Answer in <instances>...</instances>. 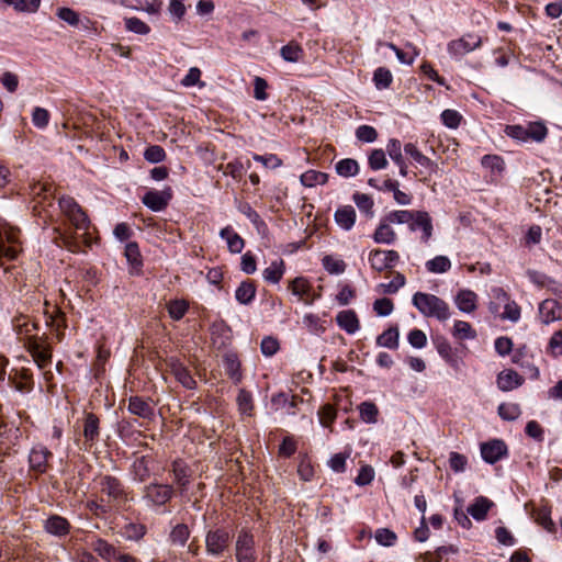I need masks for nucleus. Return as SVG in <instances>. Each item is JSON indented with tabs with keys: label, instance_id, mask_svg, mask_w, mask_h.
I'll return each instance as SVG.
<instances>
[{
	"label": "nucleus",
	"instance_id": "obj_1",
	"mask_svg": "<svg viewBox=\"0 0 562 562\" xmlns=\"http://www.w3.org/2000/svg\"><path fill=\"white\" fill-rule=\"evenodd\" d=\"M412 303L426 317H435L441 322L450 317L448 303L434 294L416 292L412 297Z\"/></svg>",
	"mask_w": 562,
	"mask_h": 562
},
{
	"label": "nucleus",
	"instance_id": "obj_2",
	"mask_svg": "<svg viewBox=\"0 0 562 562\" xmlns=\"http://www.w3.org/2000/svg\"><path fill=\"white\" fill-rule=\"evenodd\" d=\"M26 338L23 341V346L26 351L33 358V361L36 363L38 369H45L52 363L53 350L52 346L47 341V337L30 335V329L27 328V324L24 323Z\"/></svg>",
	"mask_w": 562,
	"mask_h": 562
},
{
	"label": "nucleus",
	"instance_id": "obj_3",
	"mask_svg": "<svg viewBox=\"0 0 562 562\" xmlns=\"http://www.w3.org/2000/svg\"><path fill=\"white\" fill-rule=\"evenodd\" d=\"M505 134L519 142L541 143L548 135V128L541 122H529L526 125H507Z\"/></svg>",
	"mask_w": 562,
	"mask_h": 562
},
{
	"label": "nucleus",
	"instance_id": "obj_4",
	"mask_svg": "<svg viewBox=\"0 0 562 562\" xmlns=\"http://www.w3.org/2000/svg\"><path fill=\"white\" fill-rule=\"evenodd\" d=\"M483 38L480 34L470 32L461 37L450 41L447 50L454 60H461L465 55L481 48Z\"/></svg>",
	"mask_w": 562,
	"mask_h": 562
},
{
	"label": "nucleus",
	"instance_id": "obj_5",
	"mask_svg": "<svg viewBox=\"0 0 562 562\" xmlns=\"http://www.w3.org/2000/svg\"><path fill=\"white\" fill-rule=\"evenodd\" d=\"M233 533L225 527L210 529L205 535V551L211 557H221L229 548Z\"/></svg>",
	"mask_w": 562,
	"mask_h": 562
},
{
	"label": "nucleus",
	"instance_id": "obj_6",
	"mask_svg": "<svg viewBox=\"0 0 562 562\" xmlns=\"http://www.w3.org/2000/svg\"><path fill=\"white\" fill-rule=\"evenodd\" d=\"M61 213L77 231L87 232L90 220L83 209L71 196H61L58 201Z\"/></svg>",
	"mask_w": 562,
	"mask_h": 562
},
{
	"label": "nucleus",
	"instance_id": "obj_7",
	"mask_svg": "<svg viewBox=\"0 0 562 562\" xmlns=\"http://www.w3.org/2000/svg\"><path fill=\"white\" fill-rule=\"evenodd\" d=\"M99 486L102 494L109 497V503L117 507L124 506L128 501V492L123 483L115 476L103 475L99 479Z\"/></svg>",
	"mask_w": 562,
	"mask_h": 562
},
{
	"label": "nucleus",
	"instance_id": "obj_8",
	"mask_svg": "<svg viewBox=\"0 0 562 562\" xmlns=\"http://www.w3.org/2000/svg\"><path fill=\"white\" fill-rule=\"evenodd\" d=\"M173 493L170 484L150 483L143 490V501L148 507L159 508L172 498Z\"/></svg>",
	"mask_w": 562,
	"mask_h": 562
},
{
	"label": "nucleus",
	"instance_id": "obj_9",
	"mask_svg": "<svg viewBox=\"0 0 562 562\" xmlns=\"http://www.w3.org/2000/svg\"><path fill=\"white\" fill-rule=\"evenodd\" d=\"M400 260L396 250L373 249L369 254V262L372 269L378 272L393 268Z\"/></svg>",
	"mask_w": 562,
	"mask_h": 562
},
{
	"label": "nucleus",
	"instance_id": "obj_10",
	"mask_svg": "<svg viewBox=\"0 0 562 562\" xmlns=\"http://www.w3.org/2000/svg\"><path fill=\"white\" fill-rule=\"evenodd\" d=\"M254 537L246 530H241L238 533L236 546H235V555L237 562H255L256 561V552L254 548Z\"/></svg>",
	"mask_w": 562,
	"mask_h": 562
},
{
	"label": "nucleus",
	"instance_id": "obj_11",
	"mask_svg": "<svg viewBox=\"0 0 562 562\" xmlns=\"http://www.w3.org/2000/svg\"><path fill=\"white\" fill-rule=\"evenodd\" d=\"M172 199V190L167 187L161 191L149 190L142 198L143 204L153 212L164 211Z\"/></svg>",
	"mask_w": 562,
	"mask_h": 562
},
{
	"label": "nucleus",
	"instance_id": "obj_12",
	"mask_svg": "<svg viewBox=\"0 0 562 562\" xmlns=\"http://www.w3.org/2000/svg\"><path fill=\"white\" fill-rule=\"evenodd\" d=\"M100 419L93 413H87L83 419V446L86 450L91 449L99 440Z\"/></svg>",
	"mask_w": 562,
	"mask_h": 562
},
{
	"label": "nucleus",
	"instance_id": "obj_13",
	"mask_svg": "<svg viewBox=\"0 0 562 562\" xmlns=\"http://www.w3.org/2000/svg\"><path fill=\"white\" fill-rule=\"evenodd\" d=\"M539 318L544 325L562 321V304L551 299L542 301L539 305Z\"/></svg>",
	"mask_w": 562,
	"mask_h": 562
},
{
	"label": "nucleus",
	"instance_id": "obj_14",
	"mask_svg": "<svg viewBox=\"0 0 562 562\" xmlns=\"http://www.w3.org/2000/svg\"><path fill=\"white\" fill-rule=\"evenodd\" d=\"M481 454L487 463H495L507 454V446L503 440L494 439L481 445Z\"/></svg>",
	"mask_w": 562,
	"mask_h": 562
},
{
	"label": "nucleus",
	"instance_id": "obj_15",
	"mask_svg": "<svg viewBox=\"0 0 562 562\" xmlns=\"http://www.w3.org/2000/svg\"><path fill=\"white\" fill-rule=\"evenodd\" d=\"M411 231L422 229V240L424 243H428V240L432 236V220L430 215L425 211H415V214L413 216V220L409 224Z\"/></svg>",
	"mask_w": 562,
	"mask_h": 562
},
{
	"label": "nucleus",
	"instance_id": "obj_16",
	"mask_svg": "<svg viewBox=\"0 0 562 562\" xmlns=\"http://www.w3.org/2000/svg\"><path fill=\"white\" fill-rule=\"evenodd\" d=\"M171 472L175 483L178 485L180 492L183 493L190 483V468L183 460L178 459L172 462Z\"/></svg>",
	"mask_w": 562,
	"mask_h": 562
},
{
	"label": "nucleus",
	"instance_id": "obj_17",
	"mask_svg": "<svg viewBox=\"0 0 562 562\" xmlns=\"http://www.w3.org/2000/svg\"><path fill=\"white\" fill-rule=\"evenodd\" d=\"M44 529L53 536L64 537L69 533L70 524L66 518L59 515H52L45 520Z\"/></svg>",
	"mask_w": 562,
	"mask_h": 562
},
{
	"label": "nucleus",
	"instance_id": "obj_18",
	"mask_svg": "<svg viewBox=\"0 0 562 562\" xmlns=\"http://www.w3.org/2000/svg\"><path fill=\"white\" fill-rule=\"evenodd\" d=\"M454 303L459 311L473 313L477 307V294L469 289H462L457 293Z\"/></svg>",
	"mask_w": 562,
	"mask_h": 562
},
{
	"label": "nucleus",
	"instance_id": "obj_19",
	"mask_svg": "<svg viewBox=\"0 0 562 562\" xmlns=\"http://www.w3.org/2000/svg\"><path fill=\"white\" fill-rule=\"evenodd\" d=\"M496 382L501 391L508 392L520 386L524 383V378L516 371L508 369L498 373Z\"/></svg>",
	"mask_w": 562,
	"mask_h": 562
},
{
	"label": "nucleus",
	"instance_id": "obj_20",
	"mask_svg": "<svg viewBox=\"0 0 562 562\" xmlns=\"http://www.w3.org/2000/svg\"><path fill=\"white\" fill-rule=\"evenodd\" d=\"M128 412L144 419L154 417V408L149 402L139 396H132L128 400Z\"/></svg>",
	"mask_w": 562,
	"mask_h": 562
},
{
	"label": "nucleus",
	"instance_id": "obj_21",
	"mask_svg": "<svg viewBox=\"0 0 562 562\" xmlns=\"http://www.w3.org/2000/svg\"><path fill=\"white\" fill-rule=\"evenodd\" d=\"M336 322L347 334H355L360 328L359 318L353 310L340 311L336 316Z\"/></svg>",
	"mask_w": 562,
	"mask_h": 562
},
{
	"label": "nucleus",
	"instance_id": "obj_22",
	"mask_svg": "<svg viewBox=\"0 0 562 562\" xmlns=\"http://www.w3.org/2000/svg\"><path fill=\"white\" fill-rule=\"evenodd\" d=\"M289 289L305 303H312L314 301V297L311 296L312 284L303 277L293 279L289 284Z\"/></svg>",
	"mask_w": 562,
	"mask_h": 562
},
{
	"label": "nucleus",
	"instance_id": "obj_23",
	"mask_svg": "<svg viewBox=\"0 0 562 562\" xmlns=\"http://www.w3.org/2000/svg\"><path fill=\"white\" fill-rule=\"evenodd\" d=\"M91 549L103 560L112 561L117 560L121 553L117 552L116 548L102 538H97L90 543Z\"/></svg>",
	"mask_w": 562,
	"mask_h": 562
},
{
	"label": "nucleus",
	"instance_id": "obj_24",
	"mask_svg": "<svg viewBox=\"0 0 562 562\" xmlns=\"http://www.w3.org/2000/svg\"><path fill=\"white\" fill-rule=\"evenodd\" d=\"M335 222L345 231H350L356 222V211L351 205L338 207L334 214Z\"/></svg>",
	"mask_w": 562,
	"mask_h": 562
},
{
	"label": "nucleus",
	"instance_id": "obj_25",
	"mask_svg": "<svg viewBox=\"0 0 562 562\" xmlns=\"http://www.w3.org/2000/svg\"><path fill=\"white\" fill-rule=\"evenodd\" d=\"M256 296V284L252 280L243 281L235 291V299L239 304L248 305Z\"/></svg>",
	"mask_w": 562,
	"mask_h": 562
},
{
	"label": "nucleus",
	"instance_id": "obj_26",
	"mask_svg": "<svg viewBox=\"0 0 562 562\" xmlns=\"http://www.w3.org/2000/svg\"><path fill=\"white\" fill-rule=\"evenodd\" d=\"M493 502L484 496H479L475 498L474 503L471 504L468 508V513L475 519V520H484L487 516L488 510L493 506Z\"/></svg>",
	"mask_w": 562,
	"mask_h": 562
},
{
	"label": "nucleus",
	"instance_id": "obj_27",
	"mask_svg": "<svg viewBox=\"0 0 562 562\" xmlns=\"http://www.w3.org/2000/svg\"><path fill=\"white\" fill-rule=\"evenodd\" d=\"M50 456L52 453L45 447L33 448L29 457L31 468L38 472H45Z\"/></svg>",
	"mask_w": 562,
	"mask_h": 562
},
{
	"label": "nucleus",
	"instance_id": "obj_28",
	"mask_svg": "<svg viewBox=\"0 0 562 562\" xmlns=\"http://www.w3.org/2000/svg\"><path fill=\"white\" fill-rule=\"evenodd\" d=\"M376 345L379 347L396 350L400 345V331L396 326L389 327L381 335L376 337Z\"/></svg>",
	"mask_w": 562,
	"mask_h": 562
},
{
	"label": "nucleus",
	"instance_id": "obj_29",
	"mask_svg": "<svg viewBox=\"0 0 562 562\" xmlns=\"http://www.w3.org/2000/svg\"><path fill=\"white\" fill-rule=\"evenodd\" d=\"M220 236L226 240L231 252L239 254L244 248V239L231 226L221 229Z\"/></svg>",
	"mask_w": 562,
	"mask_h": 562
},
{
	"label": "nucleus",
	"instance_id": "obj_30",
	"mask_svg": "<svg viewBox=\"0 0 562 562\" xmlns=\"http://www.w3.org/2000/svg\"><path fill=\"white\" fill-rule=\"evenodd\" d=\"M171 372L179 383L186 389L192 390L195 386V381L190 371L180 362L175 361L171 363Z\"/></svg>",
	"mask_w": 562,
	"mask_h": 562
},
{
	"label": "nucleus",
	"instance_id": "obj_31",
	"mask_svg": "<svg viewBox=\"0 0 562 562\" xmlns=\"http://www.w3.org/2000/svg\"><path fill=\"white\" fill-rule=\"evenodd\" d=\"M404 151L409 155L418 165L429 169L430 171H435L437 165L427 156H425L417 146L413 143H408L404 146Z\"/></svg>",
	"mask_w": 562,
	"mask_h": 562
},
{
	"label": "nucleus",
	"instance_id": "obj_32",
	"mask_svg": "<svg viewBox=\"0 0 562 562\" xmlns=\"http://www.w3.org/2000/svg\"><path fill=\"white\" fill-rule=\"evenodd\" d=\"M389 222H381L379 226L376 227L373 239L378 244H393L396 239V233L390 225Z\"/></svg>",
	"mask_w": 562,
	"mask_h": 562
},
{
	"label": "nucleus",
	"instance_id": "obj_33",
	"mask_svg": "<svg viewBox=\"0 0 562 562\" xmlns=\"http://www.w3.org/2000/svg\"><path fill=\"white\" fill-rule=\"evenodd\" d=\"M284 274V261L278 259L272 261L263 271L262 277L267 282L279 283Z\"/></svg>",
	"mask_w": 562,
	"mask_h": 562
},
{
	"label": "nucleus",
	"instance_id": "obj_34",
	"mask_svg": "<svg viewBox=\"0 0 562 562\" xmlns=\"http://www.w3.org/2000/svg\"><path fill=\"white\" fill-rule=\"evenodd\" d=\"M190 535V529L186 524H177L170 531L169 541L172 546L184 547Z\"/></svg>",
	"mask_w": 562,
	"mask_h": 562
},
{
	"label": "nucleus",
	"instance_id": "obj_35",
	"mask_svg": "<svg viewBox=\"0 0 562 562\" xmlns=\"http://www.w3.org/2000/svg\"><path fill=\"white\" fill-rule=\"evenodd\" d=\"M300 181L306 188H313L317 184H325L328 181V175L322 171L310 169L301 175Z\"/></svg>",
	"mask_w": 562,
	"mask_h": 562
},
{
	"label": "nucleus",
	"instance_id": "obj_36",
	"mask_svg": "<svg viewBox=\"0 0 562 562\" xmlns=\"http://www.w3.org/2000/svg\"><path fill=\"white\" fill-rule=\"evenodd\" d=\"M132 472L135 480L139 482L146 481L150 475L148 458L144 456L136 458L132 464Z\"/></svg>",
	"mask_w": 562,
	"mask_h": 562
},
{
	"label": "nucleus",
	"instance_id": "obj_37",
	"mask_svg": "<svg viewBox=\"0 0 562 562\" xmlns=\"http://www.w3.org/2000/svg\"><path fill=\"white\" fill-rule=\"evenodd\" d=\"M452 335L459 340L474 339L476 337V331L470 323L456 321L453 324Z\"/></svg>",
	"mask_w": 562,
	"mask_h": 562
},
{
	"label": "nucleus",
	"instance_id": "obj_38",
	"mask_svg": "<svg viewBox=\"0 0 562 562\" xmlns=\"http://www.w3.org/2000/svg\"><path fill=\"white\" fill-rule=\"evenodd\" d=\"M335 170L339 176L350 178L358 173L359 165L355 159L345 158L335 165Z\"/></svg>",
	"mask_w": 562,
	"mask_h": 562
},
{
	"label": "nucleus",
	"instance_id": "obj_39",
	"mask_svg": "<svg viewBox=\"0 0 562 562\" xmlns=\"http://www.w3.org/2000/svg\"><path fill=\"white\" fill-rule=\"evenodd\" d=\"M481 164L484 168L491 170L493 175L499 176L505 170V161L498 155H485L482 157Z\"/></svg>",
	"mask_w": 562,
	"mask_h": 562
},
{
	"label": "nucleus",
	"instance_id": "obj_40",
	"mask_svg": "<svg viewBox=\"0 0 562 562\" xmlns=\"http://www.w3.org/2000/svg\"><path fill=\"white\" fill-rule=\"evenodd\" d=\"M426 269L430 273H445L450 270L451 261L447 256H436L426 262Z\"/></svg>",
	"mask_w": 562,
	"mask_h": 562
},
{
	"label": "nucleus",
	"instance_id": "obj_41",
	"mask_svg": "<svg viewBox=\"0 0 562 562\" xmlns=\"http://www.w3.org/2000/svg\"><path fill=\"white\" fill-rule=\"evenodd\" d=\"M533 518L538 525L543 527L547 531L553 532L555 525L551 519V512L548 507L542 506L533 512Z\"/></svg>",
	"mask_w": 562,
	"mask_h": 562
},
{
	"label": "nucleus",
	"instance_id": "obj_42",
	"mask_svg": "<svg viewBox=\"0 0 562 562\" xmlns=\"http://www.w3.org/2000/svg\"><path fill=\"white\" fill-rule=\"evenodd\" d=\"M360 418L367 424H375L378 422L379 408L373 402H363L359 405Z\"/></svg>",
	"mask_w": 562,
	"mask_h": 562
},
{
	"label": "nucleus",
	"instance_id": "obj_43",
	"mask_svg": "<svg viewBox=\"0 0 562 562\" xmlns=\"http://www.w3.org/2000/svg\"><path fill=\"white\" fill-rule=\"evenodd\" d=\"M225 372L234 383L241 381L240 363L234 355L225 357Z\"/></svg>",
	"mask_w": 562,
	"mask_h": 562
},
{
	"label": "nucleus",
	"instance_id": "obj_44",
	"mask_svg": "<svg viewBox=\"0 0 562 562\" xmlns=\"http://www.w3.org/2000/svg\"><path fill=\"white\" fill-rule=\"evenodd\" d=\"M393 81L392 72L385 67H379L373 74V82L379 90L387 89Z\"/></svg>",
	"mask_w": 562,
	"mask_h": 562
},
{
	"label": "nucleus",
	"instance_id": "obj_45",
	"mask_svg": "<svg viewBox=\"0 0 562 562\" xmlns=\"http://www.w3.org/2000/svg\"><path fill=\"white\" fill-rule=\"evenodd\" d=\"M497 411L499 417L508 422L516 420L521 414L520 406L517 403H502Z\"/></svg>",
	"mask_w": 562,
	"mask_h": 562
},
{
	"label": "nucleus",
	"instance_id": "obj_46",
	"mask_svg": "<svg viewBox=\"0 0 562 562\" xmlns=\"http://www.w3.org/2000/svg\"><path fill=\"white\" fill-rule=\"evenodd\" d=\"M280 54L284 60L296 63L301 59L303 49L299 44L291 42L281 48Z\"/></svg>",
	"mask_w": 562,
	"mask_h": 562
},
{
	"label": "nucleus",
	"instance_id": "obj_47",
	"mask_svg": "<svg viewBox=\"0 0 562 562\" xmlns=\"http://www.w3.org/2000/svg\"><path fill=\"white\" fill-rule=\"evenodd\" d=\"M237 405L241 414L251 416L254 411V402L250 392L241 389L237 395Z\"/></svg>",
	"mask_w": 562,
	"mask_h": 562
},
{
	"label": "nucleus",
	"instance_id": "obj_48",
	"mask_svg": "<svg viewBox=\"0 0 562 562\" xmlns=\"http://www.w3.org/2000/svg\"><path fill=\"white\" fill-rule=\"evenodd\" d=\"M324 269L330 274H340L346 269L344 260L335 258L333 256H325L322 260Z\"/></svg>",
	"mask_w": 562,
	"mask_h": 562
},
{
	"label": "nucleus",
	"instance_id": "obj_49",
	"mask_svg": "<svg viewBox=\"0 0 562 562\" xmlns=\"http://www.w3.org/2000/svg\"><path fill=\"white\" fill-rule=\"evenodd\" d=\"M124 22L126 30L135 34L146 35L150 32L149 25L136 16L126 18Z\"/></svg>",
	"mask_w": 562,
	"mask_h": 562
},
{
	"label": "nucleus",
	"instance_id": "obj_50",
	"mask_svg": "<svg viewBox=\"0 0 562 562\" xmlns=\"http://www.w3.org/2000/svg\"><path fill=\"white\" fill-rule=\"evenodd\" d=\"M374 538L383 547H392L397 540V536L389 528H379L375 530Z\"/></svg>",
	"mask_w": 562,
	"mask_h": 562
},
{
	"label": "nucleus",
	"instance_id": "obj_51",
	"mask_svg": "<svg viewBox=\"0 0 562 562\" xmlns=\"http://www.w3.org/2000/svg\"><path fill=\"white\" fill-rule=\"evenodd\" d=\"M415 211L397 210L387 214L385 221L394 224H411Z\"/></svg>",
	"mask_w": 562,
	"mask_h": 562
},
{
	"label": "nucleus",
	"instance_id": "obj_52",
	"mask_svg": "<svg viewBox=\"0 0 562 562\" xmlns=\"http://www.w3.org/2000/svg\"><path fill=\"white\" fill-rule=\"evenodd\" d=\"M492 296L496 302H491L488 305V308L491 313H497L499 311V304L503 303L504 305L510 301L509 295L507 292L501 288L496 286L492 289Z\"/></svg>",
	"mask_w": 562,
	"mask_h": 562
},
{
	"label": "nucleus",
	"instance_id": "obj_53",
	"mask_svg": "<svg viewBox=\"0 0 562 562\" xmlns=\"http://www.w3.org/2000/svg\"><path fill=\"white\" fill-rule=\"evenodd\" d=\"M440 117H441L442 124L446 127L452 128V130L458 128L462 121V115L458 111L451 110V109L445 110L441 113Z\"/></svg>",
	"mask_w": 562,
	"mask_h": 562
},
{
	"label": "nucleus",
	"instance_id": "obj_54",
	"mask_svg": "<svg viewBox=\"0 0 562 562\" xmlns=\"http://www.w3.org/2000/svg\"><path fill=\"white\" fill-rule=\"evenodd\" d=\"M521 310L520 306L513 300L504 305V312L499 315L502 319H507L513 323H517L520 319Z\"/></svg>",
	"mask_w": 562,
	"mask_h": 562
},
{
	"label": "nucleus",
	"instance_id": "obj_55",
	"mask_svg": "<svg viewBox=\"0 0 562 562\" xmlns=\"http://www.w3.org/2000/svg\"><path fill=\"white\" fill-rule=\"evenodd\" d=\"M144 158L150 164H158L166 159V151L159 145H150L145 149Z\"/></svg>",
	"mask_w": 562,
	"mask_h": 562
},
{
	"label": "nucleus",
	"instance_id": "obj_56",
	"mask_svg": "<svg viewBox=\"0 0 562 562\" xmlns=\"http://www.w3.org/2000/svg\"><path fill=\"white\" fill-rule=\"evenodd\" d=\"M318 417L324 427H330L337 417V411L331 404H325L319 408Z\"/></svg>",
	"mask_w": 562,
	"mask_h": 562
},
{
	"label": "nucleus",
	"instance_id": "obj_57",
	"mask_svg": "<svg viewBox=\"0 0 562 562\" xmlns=\"http://www.w3.org/2000/svg\"><path fill=\"white\" fill-rule=\"evenodd\" d=\"M405 283V277L402 273L396 272L392 281H390L389 283H381L379 288L385 294H393L396 293L401 288H403Z\"/></svg>",
	"mask_w": 562,
	"mask_h": 562
},
{
	"label": "nucleus",
	"instance_id": "obj_58",
	"mask_svg": "<svg viewBox=\"0 0 562 562\" xmlns=\"http://www.w3.org/2000/svg\"><path fill=\"white\" fill-rule=\"evenodd\" d=\"M53 313H55V315H49L46 323H47V325L52 326L56 330V336H57L58 340H61V337H63L61 329L66 326L64 313L56 307H54Z\"/></svg>",
	"mask_w": 562,
	"mask_h": 562
},
{
	"label": "nucleus",
	"instance_id": "obj_59",
	"mask_svg": "<svg viewBox=\"0 0 562 562\" xmlns=\"http://www.w3.org/2000/svg\"><path fill=\"white\" fill-rule=\"evenodd\" d=\"M189 305L183 300L171 301L168 304V313L175 321H180L187 313Z\"/></svg>",
	"mask_w": 562,
	"mask_h": 562
},
{
	"label": "nucleus",
	"instance_id": "obj_60",
	"mask_svg": "<svg viewBox=\"0 0 562 562\" xmlns=\"http://www.w3.org/2000/svg\"><path fill=\"white\" fill-rule=\"evenodd\" d=\"M438 353L453 368H458L459 360L457 356L453 353V350L449 342L441 341L437 345Z\"/></svg>",
	"mask_w": 562,
	"mask_h": 562
},
{
	"label": "nucleus",
	"instance_id": "obj_61",
	"mask_svg": "<svg viewBox=\"0 0 562 562\" xmlns=\"http://www.w3.org/2000/svg\"><path fill=\"white\" fill-rule=\"evenodd\" d=\"M201 70L198 67H191L188 74L182 78L181 85L186 88L200 86L201 88L205 86L203 81H201Z\"/></svg>",
	"mask_w": 562,
	"mask_h": 562
},
{
	"label": "nucleus",
	"instance_id": "obj_62",
	"mask_svg": "<svg viewBox=\"0 0 562 562\" xmlns=\"http://www.w3.org/2000/svg\"><path fill=\"white\" fill-rule=\"evenodd\" d=\"M369 166L372 170H381L387 166V160L383 149H374L369 156Z\"/></svg>",
	"mask_w": 562,
	"mask_h": 562
},
{
	"label": "nucleus",
	"instance_id": "obj_63",
	"mask_svg": "<svg viewBox=\"0 0 562 562\" xmlns=\"http://www.w3.org/2000/svg\"><path fill=\"white\" fill-rule=\"evenodd\" d=\"M394 310V304L391 299H378L373 303V311L378 316H389Z\"/></svg>",
	"mask_w": 562,
	"mask_h": 562
},
{
	"label": "nucleus",
	"instance_id": "obj_64",
	"mask_svg": "<svg viewBox=\"0 0 562 562\" xmlns=\"http://www.w3.org/2000/svg\"><path fill=\"white\" fill-rule=\"evenodd\" d=\"M356 137L363 143H373L378 138V132L373 126L360 125L356 130Z\"/></svg>",
	"mask_w": 562,
	"mask_h": 562
}]
</instances>
